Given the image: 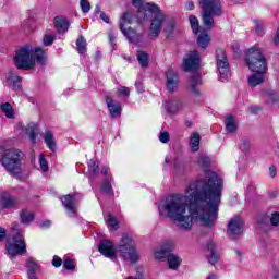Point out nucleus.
<instances>
[{"label": "nucleus", "instance_id": "obj_1", "mask_svg": "<svg viewBox=\"0 0 279 279\" xmlns=\"http://www.w3.org/2000/svg\"><path fill=\"white\" fill-rule=\"evenodd\" d=\"M223 179L216 172H206L205 178L192 182L185 195L168 196L158 205L159 215H167L180 230H191L194 221L213 230L221 204Z\"/></svg>", "mask_w": 279, "mask_h": 279}, {"label": "nucleus", "instance_id": "obj_2", "mask_svg": "<svg viewBox=\"0 0 279 279\" xmlns=\"http://www.w3.org/2000/svg\"><path fill=\"white\" fill-rule=\"evenodd\" d=\"M98 252L106 258L113 260V263H117L118 258L129 260L130 263H136L138 260V253H136V248L134 247V240L130 235L122 236L117 247H114L112 241L102 240L99 243Z\"/></svg>", "mask_w": 279, "mask_h": 279}, {"label": "nucleus", "instance_id": "obj_3", "mask_svg": "<svg viewBox=\"0 0 279 279\" xmlns=\"http://www.w3.org/2000/svg\"><path fill=\"white\" fill-rule=\"evenodd\" d=\"M245 62L253 73L248 76V86L251 88L260 86L267 77V59L263 56V50L256 46L250 48L246 52Z\"/></svg>", "mask_w": 279, "mask_h": 279}, {"label": "nucleus", "instance_id": "obj_4", "mask_svg": "<svg viewBox=\"0 0 279 279\" xmlns=\"http://www.w3.org/2000/svg\"><path fill=\"white\" fill-rule=\"evenodd\" d=\"M16 69L24 71H32L38 64H45V51L41 48H33L32 46H24L20 48L14 56Z\"/></svg>", "mask_w": 279, "mask_h": 279}, {"label": "nucleus", "instance_id": "obj_5", "mask_svg": "<svg viewBox=\"0 0 279 279\" xmlns=\"http://www.w3.org/2000/svg\"><path fill=\"white\" fill-rule=\"evenodd\" d=\"M24 158L25 153L21 149L9 148L4 149V151L1 154L0 162L5 171L10 173V175H13V178L19 180L21 179V175H23V168L21 162H23Z\"/></svg>", "mask_w": 279, "mask_h": 279}, {"label": "nucleus", "instance_id": "obj_6", "mask_svg": "<svg viewBox=\"0 0 279 279\" xmlns=\"http://www.w3.org/2000/svg\"><path fill=\"white\" fill-rule=\"evenodd\" d=\"M12 233L7 239V252L11 258L14 256H23V254L27 253V245L25 244V231L21 229V225L19 222H13L11 225Z\"/></svg>", "mask_w": 279, "mask_h": 279}, {"label": "nucleus", "instance_id": "obj_7", "mask_svg": "<svg viewBox=\"0 0 279 279\" xmlns=\"http://www.w3.org/2000/svg\"><path fill=\"white\" fill-rule=\"evenodd\" d=\"M198 4L203 25H205L206 29H213L215 27V19L223 14L221 0H198Z\"/></svg>", "mask_w": 279, "mask_h": 279}, {"label": "nucleus", "instance_id": "obj_8", "mask_svg": "<svg viewBox=\"0 0 279 279\" xmlns=\"http://www.w3.org/2000/svg\"><path fill=\"white\" fill-rule=\"evenodd\" d=\"M146 10L155 14L150 24L149 38H158V36H160V31L162 29V24L165 23V13L154 3H147Z\"/></svg>", "mask_w": 279, "mask_h": 279}, {"label": "nucleus", "instance_id": "obj_9", "mask_svg": "<svg viewBox=\"0 0 279 279\" xmlns=\"http://www.w3.org/2000/svg\"><path fill=\"white\" fill-rule=\"evenodd\" d=\"M216 64L221 80H228L230 77V62L228 61L226 51L221 49L216 50Z\"/></svg>", "mask_w": 279, "mask_h": 279}, {"label": "nucleus", "instance_id": "obj_10", "mask_svg": "<svg viewBox=\"0 0 279 279\" xmlns=\"http://www.w3.org/2000/svg\"><path fill=\"white\" fill-rule=\"evenodd\" d=\"M130 25H132V15H130V13H124L120 19V29L130 43H136L138 35L134 29H132V27H130Z\"/></svg>", "mask_w": 279, "mask_h": 279}, {"label": "nucleus", "instance_id": "obj_11", "mask_svg": "<svg viewBox=\"0 0 279 279\" xmlns=\"http://www.w3.org/2000/svg\"><path fill=\"white\" fill-rule=\"evenodd\" d=\"M227 234L231 239H239L243 234V220L241 217L235 216L230 219L227 227Z\"/></svg>", "mask_w": 279, "mask_h": 279}, {"label": "nucleus", "instance_id": "obj_12", "mask_svg": "<svg viewBox=\"0 0 279 279\" xmlns=\"http://www.w3.org/2000/svg\"><path fill=\"white\" fill-rule=\"evenodd\" d=\"M199 52L193 50L190 51L183 59V71L193 72L199 69Z\"/></svg>", "mask_w": 279, "mask_h": 279}, {"label": "nucleus", "instance_id": "obj_13", "mask_svg": "<svg viewBox=\"0 0 279 279\" xmlns=\"http://www.w3.org/2000/svg\"><path fill=\"white\" fill-rule=\"evenodd\" d=\"M76 199H77V196L71 195V194H68L61 197V202L69 217H75L77 215V206L75 205Z\"/></svg>", "mask_w": 279, "mask_h": 279}, {"label": "nucleus", "instance_id": "obj_14", "mask_svg": "<svg viewBox=\"0 0 279 279\" xmlns=\"http://www.w3.org/2000/svg\"><path fill=\"white\" fill-rule=\"evenodd\" d=\"M163 108L168 114H178V112L186 110V104L178 99H168L165 101Z\"/></svg>", "mask_w": 279, "mask_h": 279}, {"label": "nucleus", "instance_id": "obj_15", "mask_svg": "<svg viewBox=\"0 0 279 279\" xmlns=\"http://www.w3.org/2000/svg\"><path fill=\"white\" fill-rule=\"evenodd\" d=\"M166 80H167V83H166L167 90H169V93H175L180 84L178 72L172 69L168 70L166 73Z\"/></svg>", "mask_w": 279, "mask_h": 279}, {"label": "nucleus", "instance_id": "obj_16", "mask_svg": "<svg viewBox=\"0 0 279 279\" xmlns=\"http://www.w3.org/2000/svg\"><path fill=\"white\" fill-rule=\"evenodd\" d=\"M174 243L173 241L166 242L161 247L155 251V258L157 260H165V258H169L171 256V252H173Z\"/></svg>", "mask_w": 279, "mask_h": 279}, {"label": "nucleus", "instance_id": "obj_17", "mask_svg": "<svg viewBox=\"0 0 279 279\" xmlns=\"http://www.w3.org/2000/svg\"><path fill=\"white\" fill-rule=\"evenodd\" d=\"M199 86H202V75L199 73H194L190 77L189 82V90L194 95L195 97H199Z\"/></svg>", "mask_w": 279, "mask_h": 279}, {"label": "nucleus", "instance_id": "obj_18", "mask_svg": "<svg viewBox=\"0 0 279 279\" xmlns=\"http://www.w3.org/2000/svg\"><path fill=\"white\" fill-rule=\"evenodd\" d=\"M17 202L16 198H14L10 193L2 192L0 194V208L2 210H5L8 208H14L16 206Z\"/></svg>", "mask_w": 279, "mask_h": 279}, {"label": "nucleus", "instance_id": "obj_19", "mask_svg": "<svg viewBox=\"0 0 279 279\" xmlns=\"http://www.w3.org/2000/svg\"><path fill=\"white\" fill-rule=\"evenodd\" d=\"M106 104L108 110L113 119L121 117V105L119 102H114L110 96H106Z\"/></svg>", "mask_w": 279, "mask_h": 279}, {"label": "nucleus", "instance_id": "obj_20", "mask_svg": "<svg viewBox=\"0 0 279 279\" xmlns=\"http://www.w3.org/2000/svg\"><path fill=\"white\" fill-rule=\"evenodd\" d=\"M259 223L262 226L270 225V229L271 227L277 228V226H279V213L275 211L271 214V216L262 215L259 219Z\"/></svg>", "mask_w": 279, "mask_h": 279}, {"label": "nucleus", "instance_id": "obj_21", "mask_svg": "<svg viewBox=\"0 0 279 279\" xmlns=\"http://www.w3.org/2000/svg\"><path fill=\"white\" fill-rule=\"evenodd\" d=\"M7 80L4 86L13 88V90H21V76L10 72L5 75Z\"/></svg>", "mask_w": 279, "mask_h": 279}, {"label": "nucleus", "instance_id": "obj_22", "mask_svg": "<svg viewBox=\"0 0 279 279\" xmlns=\"http://www.w3.org/2000/svg\"><path fill=\"white\" fill-rule=\"evenodd\" d=\"M54 27L58 32V34H64L69 32V20L62 15H58L54 17Z\"/></svg>", "mask_w": 279, "mask_h": 279}, {"label": "nucleus", "instance_id": "obj_23", "mask_svg": "<svg viewBox=\"0 0 279 279\" xmlns=\"http://www.w3.org/2000/svg\"><path fill=\"white\" fill-rule=\"evenodd\" d=\"M207 250L208 252H210L208 256V263L210 265H217V263H219V258H221V255L219 254V252H217V245H215L214 242H208Z\"/></svg>", "mask_w": 279, "mask_h": 279}, {"label": "nucleus", "instance_id": "obj_24", "mask_svg": "<svg viewBox=\"0 0 279 279\" xmlns=\"http://www.w3.org/2000/svg\"><path fill=\"white\" fill-rule=\"evenodd\" d=\"M44 142L46 143V147L50 149V151H56L57 144H56V136H53V133L51 131H46L44 133Z\"/></svg>", "mask_w": 279, "mask_h": 279}, {"label": "nucleus", "instance_id": "obj_25", "mask_svg": "<svg viewBox=\"0 0 279 279\" xmlns=\"http://www.w3.org/2000/svg\"><path fill=\"white\" fill-rule=\"evenodd\" d=\"M167 262L169 269H172V271L180 269V266L182 265V258H180V256L173 253H170V255L167 258Z\"/></svg>", "mask_w": 279, "mask_h": 279}, {"label": "nucleus", "instance_id": "obj_26", "mask_svg": "<svg viewBox=\"0 0 279 279\" xmlns=\"http://www.w3.org/2000/svg\"><path fill=\"white\" fill-rule=\"evenodd\" d=\"M26 267L28 269V279H38V277L36 276V272L38 271V264H36V260H34V258H28Z\"/></svg>", "mask_w": 279, "mask_h": 279}, {"label": "nucleus", "instance_id": "obj_27", "mask_svg": "<svg viewBox=\"0 0 279 279\" xmlns=\"http://www.w3.org/2000/svg\"><path fill=\"white\" fill-rule=\"evenodd\" d=\"M197 44L202 49H206L210 45V35L206 29H203L197 36Z\"/></svg>", "mask_w": 279, "mask_h": 279}, {"label": "nucleus", "instance_id": "obj_28", "mask_svg": "<svg viewBox=\"0 0 279 279\" xmlns=\"http://www.w3.org/2000/svg\"><path fill=\"white\" fill-rule=\"evenodd\" d=\"M263 96L265 97L267 104H270V106H274V104H278L279 101V93L277 90H265Z\"/></svg>", "mask_w": 279, "mask_h": 279}, {"label": "nucleus", "instance_id": "obj_29", "mask_svg": "<svg viewBox=\"0 0 279 279\" xmlns=\"http://www.w3.org/2000/svg\"><path fill=\"white\" fill-rule=\"evenodd\" d=\"M199 141H202V137L199 136V133H192L190 136V147L192 151H199Z\"/></svg>", "mask_w": 279, "mask_h": 279}, {"label": "nucleus", "instance_id": "obj_30", "mask_svg": "<svg viewBox=\"0 0 279 279\" xmlns=\"http://www.w3.org/2000/svg\"><path fill=\"white\" fill-rule=\"evenodd\" d=\"M0 110L5 114L7 119H14V108H12V105L10 102H4L0 105Z\"/></svg>", "mask_w": 279, "mask_h": 279}, {"label": "nucleus", "instance_id": "obj_31", "mask_svg": "<svg viewBox=\"0 0 279 279\" xmlns=\"http://www.w3.org/2000/svg\"><path fill=\"white\" fill-rule=\"evenodd\" d=\"M20 218L22 223H32V221H34V213L27 209H22L20 211Z\"/></svg>", "mask_w": 279, "mask_h": 279}, {"label": "nucleus", "instance_id": "obj_32", "mask_svg": "<svg viewBox=\"0 0 279 279\" xmlns=\"http://www.w3.org/2000/svg\"><path fill=\"white\" fill-rule=\"evenodd\" d=\"M226 130L227 132H236V119L234 116H228L226 118Z\"/></svg>", "mask_w": 279, "mask_h": 279}, {"label": "nucleus", "instance_id": "obj_33", "mask_svg": "<svg viewBox=\"0 0 279 279\" xmlns=\"http://www.w3.org/2000/svg\"><path fill=\"white\" fill-rule=\"evenodd\" d=\"M38 130V125L35 124V123H31L28 124L27 129H26V133L28 134L29 136V141L33 143V144H36V131Z\"/></svg>", "mask_w": 279, "mask_h": 279}, {"label": "nucleus", "instance_id": "obj_34", "mask_svg": "<svg viewBox=\"0 0 279 279\" xmlns=\"http://www.w3.org/2000/svg\"><path fill=\"white\" fill-rule=\"evenodd\" d=\"M137 61L143 68L149 66V54H147L145 51H138Z\"/></svg>", "mask_w": 279, "mask_h": 279}, {"label": "nucleus", "instance_id": "obj_35", "mask_svg": "<svg viewBox=\"0 0 279 279\" xmlns=\"http://www.w3.org/2000/svg\"><path fill=\"white\" fill-rule=\"evenodd\" d=\"M101 193L105 195H111L112 193V183L110 181V178H107L104 180L102 185L100 186Z\"/></svg>", "mask_w": 279, "mask_h": 279}, {"label": "nucleus", "instance_id": "obj_36", "mask_svg": "<svg viewBox=\"0 0 279 279\" xmlns=\"http://www.w3.org/2000/svg\"><path fill=\"white\" fill-rule=\"evenodd\" d=\"M189 22L192 27L193 34H198L199 33V20H197V16L195 15H190L189 16Z\"/></svg>", "mask_w": 279, "mask_h": 279}, {"label": "nucleus", "instance_id": "obj_37", "mask_svg": "<svg viewBox=\"0 0 279 279\" xmlns=\"http://www.w3.org/2000/svg\"><path fill=\"white\" fill-rule=\"evenodd\" d=\"M88 173L92 177L97 175L99 173V165L94 159L89 160L88 162Z\"/></svg>", "mask_w": 279, "mask_h": 279}, {"label": "nucleus", "instance_id": "obj_38", "mask_svg": "<svg viewBox=\"0 0 279 279\" xmlns=\"http://www.w3.org/2000/svg\"><path fill=\"white\" fill-rule=\"evenodd\" d=\"M76 49L78 53H86V39L83 36H80L76 40Z\"/></svg>", "mask_w": 279, "mask_h": 279}, {"label": "nucleus", "instance_id": "obj_39", "mask_svg": "<svg viewBox=\"0 0 279 279\" xmlns=\"http://www.w3.org/2000/svg\"><path fill=\"white\" fill-rule=\"evenodd\" d=\"M107 226L109 230H118L119 228V222L117 221V218L112 216V214L108 215Z\"/></svg>", "mask_w": 279, "mask_h": 279}, {"label": "nucleus", "instance_id": "obj_40", "mask_svg": "<svg viewBox=\"0 0 279 279\" xmlns=\"http://www.w3.org/2000/svg\"><path fill=\"white\" fill-rule=\"evenodd\" d=\"M64 263H63V267L64 269H68L70 271H73V269H75V260L69 256H64L63 258Z\"/></svg>", "mask_w": 279, "mask_h": 279}, {"label": "nucleus", "instance_id": "obj_41", "mask_svg": "<svg viewBox=\"0 0 279 279\" xmlns=\"http://www.w3.org/2000/svg\"><path fill=\"white\" fill-rule=\"evenodd\" d=\"M53 40H56V34L53 33L46 34L43 39L44 46L51 47V45H53Z\"/></svg>", "mask_w": 279, "mask_h": 279}, {"label": "nucleus", "instance_id": "obj_42", "mask_svg": "<svg viewBox=\"0 0 279 279\" xmlns=\"http://www.w3.org/2000/svg\"><path fill=\"white\" fill-rule=\"evenodd\" d=\"M39 167L44 173H47L49 171V163H47V158L45 155H39Z\"/></svg>", "mask_w": 279, "mask_h": 279}, {"label": "nucleus", "instance_id": "obj_43", "mask_svg": "<svg viewBox=\"0 0 279 279\" xmlns=\"http://www.w3.org/2000/svg\"><path fill=\"white\" fill-rule=\"evenodd\" d=\"M118 97H130V88L126 86H121L117 90Z\"/></svg>", "mask_w": 279, "mask_h": 279}, {"label": "nucleus", "instance_id": "obj_44", "mask_svg": "<svg viewBox=\"0 0 279 279\" xmlns=\"http://www.w3.org/2000/svg\"><path fill=\"white\" fill-rule=\"evenodd\" d=\"M198 165L201 167H208L210 165V158L206 155H202L199 158H198Z\"/></svg>", "mask_w": 279, "mask_h": 279}, {"label": "nucleus", "instance_id": "obj_45", "mask_svg": "<svg viewBox=\"0 0 279 279\" xmlns=\"http://www.w3.org/2000/svg\"><path fill=\"white\" fill-rule=\"evenodd\" d=\"M80 5H81L82 12H84L85 14L90 12V2L89 1L81 0Z\"/></svg>", "mask_w": 279, "mask_h": 279}, {"label": "nucleus", "instance_id": "obj_46", "mask_svg": "<svg viewBox=\"0 0 279 279\" xmlns=\"http://www.w3.org/2000/svg\"><path fill=\"white\" fill-rule=\"evenodd\" d=\"M170 135H169V132H167V131H163V132H161L160 134H159V141H160V143H163V144H167V143H169V141H170Z\"/></svg>", "mask_w": 279, "mask_h": 279}, {"label": "nucleus", "instance_id": "obj_47", "mask_svg": "<svg viewBox=\"0 0 279 279\" xmlns=\"http://www.w3.org/2000/svg\"><path fill=\"white\" fill-rule=\"evenodd\" d=\"M255 31H256V34L262 36V34H263V24L258 20H255Z\"/></svg>", "mask_w": 279, "mask_h": 279}, {"label": "nucleus", "instance_id": "obj_48", "mask_svg": "<svg viewBox=\"0 0 279 279\" xmlns=\"http://www.w3.org/2000/svg\"><path fill=\"white\" fill-rule=\"evenodd\" d=\"M268 173L270 178H276L278 174V170L276 169V166H270L268 169Z\"/></svg>", "mask_w": 279, "mask_h": 279}, {"label": "nucleus", "instance_id": "obj_49", "mask_svg": "<svg viewBox=\"0 0 279 279\" xmlns=\"http://www.w3.org/2000/svg\"><path fill=\"white\" fill-rule=\"evenodd\" d=\"M53 267H61L62 266V258L54 256L52 259Z\"/></svg>", "mask_w": 279, "mask_h": 279}, {"label": "nucleus", "instance_id": "obj_50", "mask_svg": "<svg viewBox=\"0 0 279 279\" xmlns=\"http://www.w3.org/2000/svg\"><path fill=\"white\" fill-rule=\"evenodd\" d=\"M175 27V23H173V21H171L168 26L165 28V32H167V34H172L173 29Z\"/></svg>", "mask_w": 279, "mask_h": 279}, {"label": "nucleus", "instance_id": "obj_51", "mask_svg": "<svg viewBox=\"0 0 279 279\" xmlns=\"http://www.w3.org/2000/svg\"><path fill=\"white\" fill-rule=\"evenodd\" d=\"M240 149L242 151H247V149H250V141L245 140L241 145H240Z\"/></svg>", "mask_w": 279, "mask_h": 279}, {"label": "nucleus", "instance_id": "obj_52", "mask_svg": "<svg viewBox=\"0 0 279 279\" xmlns=\"http://www.w3.org/2000/svg\"><path fill=\"white\" fill-rule=\"evenodd\" d=\"M117 40V36L114 35V33H112V31L109 32V41L110 45H114V41Z\"/></svg>", "mask_w": 279, "mask_h": 279}, {"label": "nucleus", "instance_id": "obj_53", "mask_svg": "<svg viewBox=\"0 0 279 279\" xmlns=\"http://www.w3.org/2000/svg\"><path fill=\"white\" fill-rule=\"evenodd\" d=\"M99 19L105 23H110V17L106 13H100Z\"/></svg>", "mask_w": 279, "mask_h": 279}, {"label": "nucleus", "instance_id": "obj_54", "mask_svg": "<svg viewBox=\"0 0 279 279\" xmlns=\"http://www.w3.org/2000/svg\"><path fill=\"white\" fill-rule=\"evenodd\" d=\"M260 110V108H258V106H251L250 107V112H252L253 114H256V112H258Z\"/></svg>", "mask_w": 279, "mask_h": 279}, {"label": "nucleus", "instance_id": "obj_55", "mask_svg": "<svg viewBox=\"0 0 279 279\" xmlns=\"http://www.w3.org/2000/svg\"><path fill=\"white\" fill-rule=\"evenodd\" d=\"M185 8L186 10H195V4L192 2V1H189L186 4H185Z\"/></svg>", "mask_w": 279, "mask_h": 279}, {"label": "nucleus", "instance_id": "obj_56", "mask_svg": "<svg viewBox=\"0 0 279 279\" xmlns=\"http://www.w3.org/2000/svg\"><path fill=\"white\" fill-rule=\"evenodd\" d=\"M108 171H110V168H109V167H104V168L101 169L102 175H107V177L109 178V180H110V174H108Z\"/></svg>", "mask_w": 279, "mask_h": 279}, {"label": "nucleus", "instance_id": "obj_57", "mask_svg": "<svg viewBox=\"0 0 279 279\" xmlns=\"http://www.w3.org/2000/svg\"><path fill=\"white\" fill-rule=\"evenodd\" d=\"M133 5L135 8H141L143 5V0H133Z\"/></svg>", "mask_w": 279, "mask_h": 279}, {"label": "nucleus", "instance_id": "obj_58", "mask_svg": "<svg viewBox=\"0 0 279 279\" xmlns=\"http://www.w3.org/2000/svg\"><path fill=\"white\" fill-rule=\"evenodd\" d=\"M101 13H102V12H101V7H99V4H97L96 8H95V15H96V16H100Z\"/></svg>", "mask_w": 279, "mask_h": 279}, {"label": "nucleus", "instance_id": "obj_59", "mask_svg": "<svg viewBox=\"0 0 279 279\" xmlns=\"http://www.w3.org/2000/svg\"><path fill=\"white\" fill-rule=\"evenodd\" d=\"M135 86H136V88H137V90H138L140 93H143V83H142V82H136V83H135Z\"/></svg>", "mask_w": 279, "mask_h": 279}, {"label": "nucleus", "instance_id": "obj_60", "mask_svg": "<svg viewBox=\"0 0 279 279\" xmlns=\"http://www.w3.org/2000/svg\"><path fill=\"white\" fill-rule=\"evenodd\" d=\"M3 239H5V229L0 227V241H2Z\"/></svg>", "mask_w": 279, "mask_h": 279}, {"label": "nucleus", "instance_id": "obj_61", "mask_svg": "<svg viewBox=\"0 0 279 279\" xmlns=\"http://www.w3.org/2000/svg\"><path fill=\"white\" fill-rule=\"evenodd\" d=\"M49 226H51V221H49V220H46V221L41 222V225H40L41 228H49Z\"/></svg>", "mask_w": 279, "mask_h": 279}, {"label": "nucleus", "instance_id": "obj_62", "mask_svg": "<svg viewBox=\"0 0 279 279\" xmlns=\"http://www.w3.org/2000/svg\"><path fill=\"white\" fill-rule=\"evenodd\" d=\"M247 191L248 193H254L256 191V187L254 185H248Z\"/></svg>", "mask_w": 279, "mask_h": 279}, {"label": "nucleus", "instance_id": "obj_63", "mask_svg": "<svg viewBox=\"0 0 279 279\" xmlns=\"http://www.w3.org/2000/svg\"><path fill=\"white\" fill-rule=\"evenodd\" d=\"M206 279H217V275H209Z\"/></svg>", "mask_w": 279, "mask_h": 279}, {"label": "nucleus", "instance_id": "obj_64", "mask_svg": "<svg viewBox=\"0 0 279 279\" xmlns=\"http://www.w3.org/2000/svg\"><path fill=\"white\" fill-rule=\"evenodd\" d=\"M278 195V192H270V197H276Z\"/></svg>", "mask_w": 279, "mask_h": 279}]
</instances>
